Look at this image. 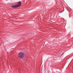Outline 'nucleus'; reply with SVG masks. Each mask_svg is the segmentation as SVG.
<instances>
[{
  "label": "nucleus",
  "instance_id": "20e7f679",
  "mask_svg": "<svg viewBox=\"0 0 73 73\" xmlns=\"http://www.w3.org/2000/svg\"><path fill=\"white\" fill-rule=\"evenodd\" d=\"M64 54V53H63L62 54H62Z\"/></svg>",
  "mask_w": 73,
  "mask_h": 73
},
{
  "label": "nucleus",
  "instance_id": "f257e3e1",
  "mask_svg": "<svg viewBox=\"0 0 73 73\" xmlns=\"http://www.w3.org/2000/svg\"><path fill=\"white\" fill-rule=\"evenodd\" d=\"M24 53L22 52L19 53L18 54V57L20 58H23L24 57Z\"/></svg>",
  "mask_w": 73,
  "mask_h": 73
},
{
  "label": "nucleus",
  "instance_id": "f03ea898",
  "mask_svg": "<svg viewBox=\"0 0 73 73\" xmlns=\"http://www.w3.org/2000/svg\"><path fill=\"white\" fill-rule=\"evenodd\" d=\"M21 1H19L18 2V5H17V6L18 7H19L21 6Z\"/></svg>",
  "mask_w": 73,
  "mask_h": 73
},
{
  "label": "nucleus",
  "instance_id": "7ed1b4c3",
  "mask_svg": "<svg viewBox=\"0 0 73 73\" xmlns=\"http://www.w3.org/2000/svg\"><path fill=\"white\" fill-rule=\"evenodd\" d=\"M12 8H15L18 7H17V5L15 6H12Z\"/></svg>",
  "mask_w": 73,
  "mask_h": 73
}]
</instances>
